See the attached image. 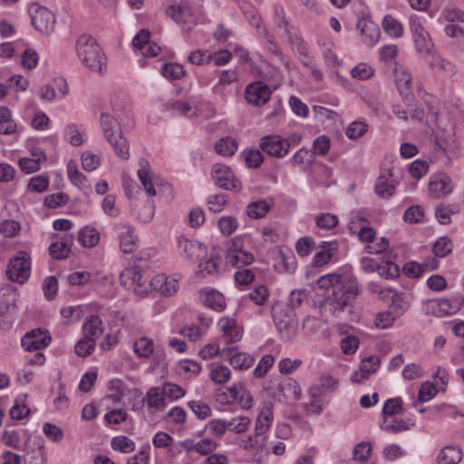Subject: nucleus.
Returning <instances> with one entry per match:
<instances>
[{
    "label": "nucleus",
    "mask_w": 464,
    "mask_h": 464,
    "mask_svg": "<svg viewBox=\"0 0 464 464\" xmlns=\"http://www.w3.org/2000/svg\"><path fill=\"white\" fill-rule=\"evenodd\" d=\"M321 287L332 286L331 295L319 304L322 317L330 316L345 319L352 313L353 303L358 295V284L354 279L343 278L340 275L329 274L319 279Z\"/></svg>",
    "instance_id": "f257e3e1"
},
{
    "label": "nucleus",
    "mask_w": 464,
    "mask_h": 464,
    "mask_svg": "<svg viewBox=\"0 0 464 464\" xmlns=\"http://www.w3.org/2000/svg\"><path fill=\"white\" fill-rule=\"evenodd\" d=\"M321 287L332 286L331 295L319 304L322 317L330 316L345 319L352 313L353 303L358 295V284L354 279L343 278L340 275L329 274L319 279Z\"/></svg>",
    "instance_id": "f03ea898"
},
{
    "label": "nucleus",
    "mask_w": 464,
    "mask_h": 464,
    "mask_svg": "<svg viewBox=\"0 0 464 464\" xmlns=\"http://www.w3.org/2000/svg\"><path fill=\"white\" fill-rule=\"evenodd\" d=\"M100 124L104 138L112 147L116 156L121 160H128L130 157L129 142L122 136L118 120L108 112H102L100 116Z\"/></svg>",
    "instance_id": "7ed1b4c3"
},
{
    "label": "nucleus",
    "mask_w": 464,
    "mask_h": 464,
    "mask_svg": "<svg viewBox=\"0 0 464 464\" xmlns=\"http://www.w3.org/2000/svg\"><path fill=\"white\" fill-rule=\"evenodd\" d=\"M75 49L77 56L83 64L92 71L102 72L104 54L92 35L83 34L79 36Z\"/></svg>",
    "instance_id": "20e7f679"
},
{
    "label": "nucleus",
    "mask_w": 464,
    "mask_h": 464,
    "mask_svg": "<svg viewBox=\"0 0 464 464\" xmlns=\"http://www.w3.org/2000/svg\"><path fill=\"white\" fill-rule=\"evenodd\" d=\"M273 319L283 340L290 341L296 335L298 320L295 312L291 307H274Z\"/></svg>",
    "instance_id": "39448f33"
},
{
    "label": "nucleus",
    "mask_w": 464,
    "mask_h": 464,
    "mask_svg": "<svg viewBox=\"0 0 464 464\" xmlns=\"http://www.w3.org/2000/svg\"><path fill=\"white\" fill-rule=\"evenodd\" d=\"M216 400L222 405L237 404L243 410H249L254 402L251 392L242 384H234L226 390L218 389Z\"/></svg>",
    "instance_id": "423d86ee"
},
{
    "label": "nucleus",
    "mask_w": 464,
    "mask_h": 464,
    "mask_svg": "<svg viewBox=\"0 0 464 464\" xmlns=\"http://www.w3.org/2000/svg\"><path fill=\"white\" fill-rule=\"evenodd\" d=\"M275 26L284 30V35L286 37L288 44L294 52H304L308 46L307 43L303 39L301 33L297 27L291 24L285 15V11L281 6H276L274 15Z\"/></svg>",
    "instance_id": "0eeeda50"
},
{
    "label": "nucleus",
    "mask_w": 464,
    "mask_h": 464,
    "mask_svg": "<svg viewBox=\"0 0 464 464\" xmlns=\"http://www.w3.org/2000/svg\"><path fill=\"white\" fill-rule=\"evenodd\" d=\"M120 281L123 287L137 295L144 296L150 293L149 276H145L138 266L125 268L120 276Z\"/></svg>",
    "instance_id": "6e6552de"
},
{
    "label": "nucleus",
    "mask_w": 464,
    "mask_h": 464,
    "mask_svg": "<svg viewBox=\"0 0 464 464\" xmlns=\"http://www.w3.org/2000/svg\"><path fill=\"white\" fill-rule=\"evenodd\" d=\"M6 276L12 282L24 284L31 275V257L28 253L21 251L9 260Z\"/></svg>",
    "instance_id": "1a4fd4ad"
},
{
    "label": "nucleus",
    "mask_w": 464,
    "mask_h": 464,
    "mask_svg": "<svg viewBox=\"0 0 464 464\" xmlns=\"http://www.w3.org/2000/svg\"><path fill=\"white\" fill-rule=\"evenodd\" d=\"M464 304V297L460 295H452L449 297L433 299L427 304V313L439 317L457 314Z\"/></svg>",
    "instance_id": "9d476101"
},
{
    "label": "nucleus",
    "mask_w": 464,
    "mask_h": 464,
    "mask_svg": "<svg viewBox=\"0 0 464 464\" xmlns=\"http://www.w3.org/2000/svg\"><path fill=\"white\" fill-rule=\"evenodd\" d=\"M409 23L417 52L425 54L431 53L434 44L430 34L423 27L420 16L411 14Z\"/></svg>",
    "instance_id": "9b49d317"
},
{
    "label": "nucleus",
    "mask_w": 464,
    "mask_h": 464,
    "mask_svg": "<svg viewBox=\"0 0 464 464\" xmlns=\"http://www.w3.org/2000/svg\"><path fill=\"white\" fill-rule=\"evenodd\" d=\"M211 175L215 184L226 190L237 191L241 188V182L235 178L231 169L223 164H214Z\"/></svg>",
    "instance_id": "f8f14e48"
},
{
    "label": "nucleus",
    "mask_w": 464,
    "mask_h": 464,
    "mask_svg": "<svg viewBox=\"0 0 464 464\" xmlns=\"http://www.w3.org/2000/svg\"><path fill=\"white\" fill-rule=\"evenodd\" d=\"M33 26L44 34H50L55 26L54 14L46 7L37 6L34 11L31 9Z\"/></svg>",
    "instance_id": "ddd939ff"
},
{
    "label": "nucleus",
    "mask_w": 464,
    "mask_h": 464,
    "mask_svg": "<svg viewBox=\"0 0 464 464\" xmlns=\"http://www.w3.org/2000/svg\"><path fill=\"white\" fill-rule=\"evenodd\" d=\"M178 247L181 256L191 262H197L207 256V248L198 241L178 237Z\"/></svg>",
    "instance_id": "4468645a"
},
{
    "label": "nucleus",
    "mask_w": 464,
    "mask_h": 464,
    "mask_svg": "<svg viewBox=\"0 0 464 464\" xmlns=\"http://www.w3.org/2000/svg\"><path fill=\"white\" fill-rule=\"evenodd\" d=\"M271 93L267 84L263 82H255L246 86L245 98L249 104L260 106L269 101Z\"/></svg>",
    "instance_id": "2eb2a0df"
},
{
    "label": "nucleus",
    "mask_w": 464,
    "mask_h": 464,
    "mask_svg": "<svg viewBox=\"0 0 464 464\" xmlns=\"http://www.w3.org/2000/svg\"><path fill=\"white\" fill-rule=\"evenodd\" d=\"M220 358L228 361L230 364L238 370H246L254 363V358L245 353H240L236 346L225 347L221 349Z\"/></svg>",
    "instance_id": "dca6fc26"
},
{
    "label": "nucleus",
    "mask_w": 464,
    "mask_h": 464,
    "mask_svg": "<svg viewBox=\"0 0 464 464\" xmlns=\"http://www.w3.org/2000/svg\"><path fill=\"white\" fill-rule=\"evenodd\" d=\"M260 148L269 156L282 158L287 154V142L277 134L266 135L260 140Z\"/></svg>",
    "instance_id": "f3484780"
},
{
    "label": "nucleus",
    "mask_w": 464,
    "mask_h": 464,
    "mask_svg": "<svg viewBox=\"0 0 464 464\" xmlns=\"http://www.w3.org/2000/svg\"><path fill=\"white\" fill-rule=\"evenodd\" d=\"M51 336L46 333L39 330H33L21 339L22 347L28 352L39 351L49 345Z\"/></svg>",
    "instance_id": "a211bd4d"
},
{
    "label": "nucleus",
    "mask_w": 464,
    "mask_h": 464,
    "mask_svg": "<svg viewBox=\"0 0 464 464\" xmlns=\"http://www.w3.org/2000/svg\"><path fill=\"white\" fill-rule=\"evenodd\" d=\"M139 163L140 169L138 170V177L140 183L148 195L156 196L157 190L155 186L160 184V179L151 172L148 160L140 159Z\"/></svg>",
    "instance_id": "6ab92c4d"
},
{
    "label": "nucleus",
    "mask_w": 464,
    "mask_h": 464,
    "mask_svg": "<svg viewBox=\"0 0 464 464\" xmlns=\"http://www.w3.org/2000/svg\"><path fill=\"white\" fill-rule=\"evenodd\" d=\"M453 190L451 179L446 173H437L430 177L429 191L433 198H440Z\"/></svg>",
    "instance_id": "aec40b11"
},
{
    "label": "nucleus",
    "mask_w": 464,
    "mask_h": 464,
    "mask_svg": "<svg viewBox=\"0 0 464 464\" xmlns=\"http://www.w3.org/2000/svg\"><path fill=\"white\" fill-rule=\"evenodd\" d=\"M115 230L118 232L120 247L124 253H131L137 246L138 237L133 227L128 224H117Z\"/></svg>",
    "instance_id": "412c9836"
},
{
    "label": "nucleus",
    "mask_w": 464,
    "mask_h": 464,
    "mask_svg": "<svg viewBox=\"0 0 464 464\" xmlns=\"http://www.w3.org/2000/svg\"><path fill=\"white\" fill-rule=\"evenodd\" d=\"M396 185L397 182L392 178L391 170H383L376 179L374 191L378 197L382 198H389L394 194Z\"/></svg>",
    "instance_id": "4be33fe9"
},
{
    "label": "nucleus",
    "mask_w": 464,
    "mask_h": 464,
    "mask_svg": "<svg viewBox=\"0 0 464 464\" xmlns=\"http://www.w3.org/2000/svg\"><path fill=\"white\" fill-rule=\"evenodd\" d=\"M278 389L282 396L279 398V401L285 404L292 403L299 400L301 396V388L298 382L291 377L284 378Z\"/></svg>",
    "instance_id": "5701e85b"
},
{
    "label": "nucleus",
    "mask_w": 464,
    "mask_h": 464,
    "mask_svg": "<svg viewBox=\"0 0 464 464\" xmlns=\"http://www.w3.org/2000/svg\"><path fill=\"white\" fill-rule=\"evenodd\" d=\"M178 281L164 274L157 275L150 280V292L158 291L163 295H172L178 290Z\"/></svg>",
    "instance_id": "b1692460"
},
{
    "label": "nucleus",
    "mask_w": 464,
    "mask_h": 464,
    "mask_svg": "<svg viewBox=\"0 0 464 464\" xmlns=\"http://www.w3.org/2000/svg\"><path fill=\"white\" fill-rule=\"evenodd\" d=\"M380 358L376 355H371L361 362L360 370L352 374L353 382L360 383L374 373L380 367Z\"/></svg>",
    "instance_id": "393cba45"
},
{
    "label": "nucleus",
    "mask_w": 464,
    "mask_h": 464,
    "mask_svg": "<svg viewBox=\"0 0 464 464\" xmlns=\"http://www.w3.org/2000/svg\"><path fill=\"white\" fill-rule=\"evenodd\" d=\"M319 247L321 250L317 251L313 257L312 265L314 266H323L329 263L336 253L337 242L336 241H323Z\"/></svg>",
    "instance_id": "a878e982"
},
{
    "label": "nucleus",
    "mask_w": 464,
    "mask_h": 464,
    "mask_svg": "<svg viewBox=\"0 0 464 464\" xmlns=\"http://www.w3.org/2000/svg\"><path fill=\"white\" fill-rule=\"evenodd\" d=\"M72 239V235L64 234L60 241L53 242L49 246L50 256L54 259L67 258L71 253Z\"/></svg>",
    "instance_id": "bb28decb"
},
{
    "label": "nucleus",
    "mask_w": 464,
    "mask_h": 464,
    "mask_svg": "<svg viewBox=\"0 0 464 464\" xmlns=\"http://www.w3.org/2000/svg\"><path fill=\"white\" fill-rule=\"evenodd\" d=\"M200 298L206 306L217 312H222L226 307L225 297L215 289L200 291Z\"/></svg>",
    "instance_id": "cd10ccee"
},
{
    "label": "nucleus",
    "mask_w": 464,
    "mask_h": 464,
    "mask_svg": "<svg viewBox=\"0 0 464 464\" xmlns=\"http://www.w3.org/2000/svg\"><path fill=\"white\" fill-rule=\"evenodd\" d=\"M411 296L406 293H394L388 309L397 318L401 317L410 307Z\"/></svg>",
    "instance_id": "c85d7f7f"
},
{
    "label": "nucleus",
    "mask_w": 464,
    "mask_h": 464,
    "mask_svg": "<svg viewBox=\"0 0 464 464\" xmlns=\"http://www.w3.org/2000/svg\"><path fill=\"white\" fill-rule=\"evenodd\" d=\"M272 206V199H257L246 206V213L250 218L259 219L270 211Z\"/></svg>",
    "instance_id": "c756f323"
},
{
    "label": "nucleus",
    "mask_w": 464,
    "mask_h": 464,
    "mask_svg": "<svg viewBox=\"0 0 464 464\" xmlns=\"http://www.w3.org/2000/svg\"><path fill=\"white\" fill-rule=\"evenodd\" d=\"M414 424V420L411 418L393 419L392 420H388L387 418H384L380 427L386 432L398 433L400 431L409 430Z\"/></svg>",
    "instance_id": "7c9ffc66"
},
{
    "label": "nucleus",
    "mask_w": 464,
    "mask_h": 464,
    "mask_svg": "<svg viewBox=\"0 0 464 464\" xmlns=\"http://www.w3.org/2000/svg\"><path fill=\"white\" fill-rule=\"evenodd\" d=\"M395 256L390 251L382 256V265H379L378 273L381 276L391 279L397 277L400 273V267L393 262Z\"/></svg>",
    "instance_id": "2f4dec72"
},
{
    "label": "nucleus",
    "mask_w": 464,
    "mask_h": 464,
    "mask_svg": "<svg viewBox=\"0 0 464 464\" xmlns=\"http://www.w3.org/2000/svg\"><path fill=\"white\" fill-rule=\"evenodd\" d=\"M395 81L399 92L403 97H408L411 93V75L402 66H398L394 69Z\"/></svg>",
    "instance_id": "473e14b6"
},
{
    "label": "nucleus",
    "mask_w": 464,
    "mask_h": 464,
    "mask_svg": "<svg viewBox=\"0 0 464 464\" xmlns=\"http://www.w3.org/2000/svg\"><path fill=\"white\" fill-rule=\"evenodd\" d=\"M463 454L460 447L445 446L437 457L439 464H458L462 459Z\"/></svg>",
    "instance_id": "72a5a7b5"
},
{
    "label": "nucleus",
    "mask_w": 464,
    "mask_h": 464,
    "mask_svg": "<svg viewBox=\"0 0 464 464\" xmlns=\"http://www.w3.org/2000/svg\"><path fill=\"white\" fill-rule=\"evenodd\" d=\"M361 34L370 42H377L380 35V29L377 24L367 18H360L356 24Z\"/></svg>",
    "instance_id": "f704fd0d"
},
{
    "label": "nucleus",
    "mask_w": 464,
    "mask_h": 464,
    "mask_svg": "<svg viewBox=\"0 0 464 464\" xmlns=\"http://www.w3.org/2000/svg\"><path fill=\"white\" fill-rule=\"evenodd\" d=\"M146 402L150 408L163 411L167 405L166 396L162 388L151 387L146 393Z\"/></svg>",
    "instance_id": "c9c22d12"
},
{
    "label": "nucleus",
    "mask_w": 464,
    "mask_h": 464,
    "mask_svg": "<svg viewBox=\"0 0 464 464\" xmlns=\"http://www.w3.org/2000/svg\"><path fill=\"white\" fill-rule=\"evenodd\" d=\"M239 7L245 16V18L248 21V23L256 27V32L258 29L263 28L262 25V18L259 15L258 12L255 8V6L246 0H241L239 2Z\"/></svg>",
    "instance_id": "e433bc0d"
},
{
    "label": "nucleus",
    "mask_w": 464,
    "mask_h": 464,
    "mask_svg": "<svg viewBox=\"0 0 464 464\" xmlns=\"http://www.w3.org/2000/svg\"><path fill=\"white\" fill-rule=\"evenodd\" d=\"M102 320L97 315H92L82 325L83 337L92 339L95 342L97 338L102 334Z\"/></svg>",
    "instance_id": "4c0bfd02"
},
{
    "label": "nucleus",
    "mask_w": 464,
    "mask_h": 464,
    "mask_svg": "<svg viewBox=\"0 0 464 464\" xmlns=\"http://www.w3.org/2000/svg\"><path fill=\"white\" fill-rule=\"evenodd\" d=\"M16 130V124L12 119L11 111L5 106H0V134L10 135Z\"/></svg>",
    "instance_id": "58836bf2"
},
{
    "label": "nucleus",
    "mask_w": 464,
    "mask_h": 464,
    "mask_svg": "<svg viewBox=\"0 0 464 464\" xmlns=\"http://www.w3.org/2000/svg\"><path fill=\"white\" fill-rule=\"evenodd\" d=\"M78 240L84 247H92L99 243L100 233L96 228L85 227L79 231Z\"/></svg>",
    "instance_id": "ea45409f"
},
{
    "label": "nucleus",
    "mask_w": 464,
    "mask_h": 464,
    "mask_svg": "<svg viewBox=\"0 0 464 464\" xmlns=\"http://www.w3.org/2000/svg\"><path fill=\"white\" fill-rule=\"evenodd\" d=\"M382 28L384 32L392 37L399 38L403 34L402 24L391 14H386L383 17Z\"/></svg>",
    "instance_id": "a19ab883"
},
{
    "label": "nucleus",
    "mask_w": 464,
    "mask_h": 464,
    "mask_svg": "<svg viewBox=\"0 0 464 464\" xmlns=\"http://www.w3.org/2000/svg\"><path fill=\"white\" fill-rule=\"evenodd\" d=\"M364 219H358L357 222H363ZM351 233L357 234L362 242H372L375 237V230L372 227L362 226L357 230L356 221L353 220L349 224Z\"/></svg>",
    "instance_id": "79ce46f5"
},
{
    "label": "nucleus",
    "mask_w": 464,
    "mask_h": 464,
    "mask_svg": "<svg viewBox=\"0 0 464 464\" xmlns=\"http://www.w3.org/2000/svg\"><path fill=\"white\" fill-rule=\"evenodd\" d=\"M226 261L234 267H241L251 264L254 261V256L247 251H239L237 254H227Z\"/></svg>",
    "instance_id": "37998d69"
},
{
    "label": "nucleus",
    "mask_w": 464,
    "mask_h": 464,
    "mask_svg": "<svg viewBox=\"0 0 464 464\" xmlns=\"http://www.w3.org/2000/svg\"><path fill=\"white\" fill-rule=\"evenodd\" d=\"M161 74L169 81L180 79L185 75L183 65L174 63H164L160 69Z\"/></svg>",
    "instance_id": "c03bdc74"
},
{
    "label": "nucleus",
    "mask_w": 464,
    "mask_h": 464,
    "mask_svg": "<svg viewBox=\"0 0 464 464\" xmlns=\"http://www.w3.org/2000/svg\"><path fill=\"white\" fill-rule=\"evenodd\" d=\"M215 150L218 154L229 157L237 150V143L233 138H222L216 143Z\"/></svg>",
    "instance_id": "a18cd8bd"
},
{
    "label": "nucleus",
    "mask_w": 464,
    "mask_h": 464,
    "mask_svg": "<svg viewBox=\"0 0 464 464\" xmlns=\"http://www.w3.org/2000/svg\"><path fill=\"white\" fill-rule=\"evenodd\" d=\"M256 33L259 36L265 38V40H266L265 46H266V49L269 53L275 54L276 56H277L279 58L283 57V53H282L280 47L275 42L274 36L269 34V32L266 26L258 29V31Z\"/></svg>",
    "instance_id": "49530a36"
},
{
    "label": "nucleus",
    "mask_w": 464,
    "mask_h": 464,
    "mask_svg": "<svg viewBox=\"0 0 464 464\" xmlns=\"http://www.w3.org/2000/svg\"><path fill=\"white\" fill-rule=\"evenodd\" d=\"M111 448L121 453H130L135 450V442L126 436H116L111 440Z\"/></svg>",
    "instance_id": "de8ad7c7"
},
{
    "label": "nucleus",
    "mask_w": 464,
    "mask_h": 464,
    "mask_svg": "<svg viewBox=\"0 0 464 464\" xmlns=\"http://www.w3.org/2000/svg\"><path fill=\"white\" fill-rule=\"evenodd\" d=\"M453 244L448 237H440L433 244L432 251L438 257H445L451 253Z\"/></svg>",
    "instance_id": "09e8293b"
},
{
    "label": "nucleus",
    "mask_w": 464,
    "mask_h": 464,
    "mask_svg": "<svg viewBox=\"0 0 464 464\" xmlns=\"http://www.w3.org/2000/svg\"><path fill=\"white\" fill-rule=\"evenodd\" d=\"M205 430H208L210 435L219 440L226 433L227 420L226 419H213L209 420L205 426Z\"/></svg>",
    "instance_id": "8fccbe9b"
},
{
    "label": "nucleus",
    "mask_w": 464,
    "mask_h": 464,
    "mask_svg": "<svg viewBox=\"0 0 464 464\" xmlns=\"http://www.w3.org/2000/svg\"><path fill=\"white\" fill-rule=\"evenodd\" d=\"M402 400L400 397L388 399L382 407L383 419L402 413Z\"/></svg>",
    "instance_id": "3c124183"
},
{
    "label": "nucleus",
    "mask_w": 464,
    "mask_h": 464,
    "mask_svg": "<svg viewBox=\"0 0 464 464\" xmlns=\"http://www.w3.org/2000/svg\"><path fill=\"white\" fill-rule=\"evenodd\" d=\"M153 349V341L147 337H141L134 343V352L140 357H149Z\"/></svg>",
    "instance_id": "603ef678"
},
{
    "label": "nucleus",
    "mask_w": 464,
    "mask_h": 464,
    "mask_svg": "<svg viewBox=\"0 0 464 464\" xmlns=\"http://www.w3.org/2000/svg\"><path fill=\"white\" fill-rule=\"evenodd\" d=\"M190 63L198 66H203L212 62V53L208 50H197L191 52L188 57Z\"/></svg>",
    "instance_id": "864d4df0"
},
{
    "label": "nucleus",
    "mask_w": 464,
    "mask_h": 464,
    "mask_svg": "<svg viewBox=\"0 0 464 464\" xmlns=\"http://www.w3.org/2000/svg\"><path fill=\"white\" fill-rule=\"evenodd\" d=\"M250 424V420L247 417H236L231 420H227V430L235 433L245 432Z\"/></svg>",
    "instance_id": "5fc2aeb1"
},
{
    "label": "nucleus",
    "mask_w": 464,
    "mask_h": 464,
    "mask_svg": "<svg viewBox=\"0 0 464 464\" xmlns=\"http://www.w3.org/2000/svg\"><path fill=\"white\" fill-rule=\"evenodd\" d=\"M315 248V241L311 237H303L295 244V250L300 256H309Z\"/></svg>",
    "instance_id": "6e6d98bb"
},
{
    "label": "nucleus",
    "mask_w": 464,
    "mask_h": 464,
    "mask_svg": "<svg viewBox=\"0 0 464 464\" xmlns=\"http://www.w3.org/2000/svg\"><path fill=\"white\" fill-rule=\"evenodd\" d=\"M188 406L200 420L207 419L212 413L211 408L201 401H190L188 402Z\"/></svg>",
    "instance_id": "4d7b16f0"
},
{
    "label": "nucleus",
    "mask_w": 464,
    "mask_h": 464,
    "mask_svg": "<svg viewBox=\"0 0 464 464\" xmlns=\"http://www.w3.org/2000/svg\"><path fill=\"white\" fill-rule=\"evenodd\" d=\"M210 379L216 383H225L231 377V371L227 366L218 365L210 372Z\"/></svg>",
    "instance_id": "13d9d810"
},
{
    "label": "nucleus",
    "mask_w": 464,
    "mask_h": 464,
    "mask_svg": "<svg viewBox=\"0 0 464 464\" xmlns=\"http://www.w3.org/2000/svg\"><path fill=\"white\" fill-rule=\"evenodd\" d=\"M238 227V222L232 216H224L218 220V227L220 232L225 236L233 234Z\"/></svg>",
    "instance_id": "bf43d9fd"
},
{
    "label": "nucleus",
    "mask_w": 464,
    "mask_h": 464,
    "mask_svg": "<svg viewBox=\"0 0 464 464\" xmlns=\"http://www.w3.org/2000/svg\"><path fill=\"white\" fill-rule=\"evenodd\" d=\"M219 443L213 438H203L201 440L197 441L196 452L201 456H207L215 451Z\"/></svg>",
    "instance_id": "052dcab7"
},
{
    "label": "nucleus",
    "mask_w": 464,
    "mask_h": 464,
    "mask_svg": "<svg viewBox=\"0 0 464 464\" xmlns=\"http://www.w3.org/2000/svg\"><path fill=\"white\" fill-rule=\"evenodd\" d=\"M316 226L322 229L330 230L338 224V218L331 213H323L315 218Z\"/></svg>",
    "instance_id": "680f3d73"
},
{
    "label": "nucleus",
    "mask_w": 464,
    "mask_h": 464,
    "mask_svg": "<svg viewBox=\"0 0 464 464\" xmlns=\"http://www.w3.org/2000/svg\"><path fill=\"white\" fill-rule=\"evenodd\" d=\"M268 289L261 285L251 291L245 298H248L257 305H263L268 299Z\"/></svg>",
    "instance_id": "e2e57ef3"
},
{
    "label": "nucleus",
    "mask_w": 464,
    "mask_h": 464,
    "mask_svg": "<svg viewBox=\"0 0 464 464\" xmlns=\"http://www.w3.org/2000/svg\"><path fill=\"white\" fill-rule=\"evenodd\" d=\"M368 130V125L364 121H353L347 130L346 136L351 140H356L362 137Z\"/></svg>",
    "instance_id": "0e129e2a"
},
{
    "label": "nucleus",
    "mask_w": 464,
    "mask_h": 464,
    "mask_svg": "<svg viewBox=\"0 0 464 464\" xmlns=\"http://www.w3.org/2000/svg\"><path fill=\"white\" fill-rule=\"evenodd\" d=\"M81 160L82 166L86 171H92L100 166V156L91 151H84Z\"/></svg>",
    "instance_id": "69168bd1"
},
{
    "label": "nucleus",
    "mask_w": 464,
    "mask_h": 464,
    "mask_svg": "<svg viewBox=\"0 0 464 464\" xmlns=\"http://www.w3.org/2000/svg\"><path fill=\"white\" fill-rule=\"evenodd\" d=\"M95 342L86 337L82 338L75 345L74 351L78 356L86 357L94 350Z\"/></svg>",
    "instance_id": "338daca9"
},
{
    "label": "nucleus",
    "mask_w": 464,
    "mask_h": 464,
    "mask_svg": "<svg viewBox=\"0 0 464 464\" xmlns=\"http://www.w3.org/2000/svg\"><path fill=\"white\" fill-rule=\"evenodd\" d=\"M398 319L391 311L388 309L385 312H382L376 314L374 319V324L377 328L385 329L390 327L394 321Z\"/></svg>",
    "instance_id": "774afa93"
}]
</instances>
